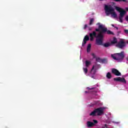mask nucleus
<instances>
[{
	"label": "nucleus",
	"instance_id": "1",
	"mask_svg": "<svg viewBox=\"0 0 128 128\" xmlns=\"http://www.w3.org/2000/svg\"><path fill=\"white\" fill-rule=\"evenodd\" d=\"M99 34H96V31L92 32L90 33L89 36H90V42L94 40V38H96V44L97 46H102V41L104 40V34H102L101 30L98 32Z\"/></svg>",
	"mask_w": 128,
	"mask_h": 128
},
{
	"label": "nucleus",
	"instance_id": "2",
	"mask_svg": "<svg viewBox=\"0 0 128 128\" xmlns=\"http://www.w3.org/2000/svg\"><path fill=\"white\" fill-rule=\"evenodd\" d=\"M111 56L114 60H118V62H122L124 58V52H121L120 53L112 54H111Z\"/></svg>",
	"mask_w": 128,
	"mask_h": 128
},
{
	"label": "nucleus",
	"instance_id": "3",
	"mask_svg": "<svg viewBox=\"0 0 128 128\" xmlns=\"http://www.w3.org/2000/svg\"><path fill=\"white\" fill-rule=\"evenodd\" d=\"M96 32H100L101 30V34H104L106 32L107 34H112L114 36V32L110 31V30H108V28H104L102 25H99L98 28L95 30Z\"/></svg>",
	"mask_w": 128,
	"mask_h": 128
},
{
	"label": "nucleus",
	"instance_id": "4",
	"mask_svg": "<svg viewBox=\"0 0 128 128\" xmlns=\"http://www.w3.org/2000/svg\"><path fill=\"white\" fill-rule=\"evenodd\" d=\"M104 10L106 14L109 12V14H111L114 18H116L118 16V15L116 14V12H114V8L110 5H105Z\"/></svg>",
	"mask_w": 128,
	"mask_h": 128
},
{
	"label": "nucleus",
	"instance_id": "5",
	"mask_svg": "<svg viewBox=\"0 0 128 128\" xmlns=\"http://www.w3.org/2000/svg\"><path fill=\"white\" fill-rule=\"evenodd\" d=\"M115 8L116 10H117V12H120V16H119V20L120 22H122V18H124V14H126V10L118 6H116Z\"/></svg>",
	"mask_w": 128,
	"mask_h": 128
},
{
	"label": "nucleus",
	"instance_id": "6",
	"mask_svg": "<svg viewBox=\"0 0 128 128\" xmlns=\"http://www.w3.org/2000/svg\"><path fill=\"white\" fill-rule=\"evenodd\" d=\"M104 108H99L95 109L93 112L90 114V116H96V114H98V116H102L104 114Z\"/></svg>",
	"mask_w": 128,
	"mask_h": 128
},
{
	"label": "nucleus",
	"instance_id": "7",
	"mask_svg": "<svg viewBox=\"0 0 128 128\" xmlns=\"http://www.w3.org/2000/svg\"><path fill=\"white\" fill-rule=\"evenodd\" d=\"M116 46L119 48H122L126 46V42H124V40H121L116 44Z\"/></svg>",
	"mask_w": 128,
	"mask_h": 128
},
{
	"label": "nucleus",
	"instance_id": "8",
	"mask_svg": "<svg viewBox=\"0 0 128 128\" xmlns=\"http://www.w3.org/2000/svg\"><path fill=\"white\" fill-rule=\"evenodd\" d=\"M112 72L117 76H122V73H120V71H118V70L114 68L112 69Z\"/></svg>",
	"mask_w": 128,
	"mask_h": 128
},
{
	"label": "nucleus",
	"instance_id": "9",
	"mask_svg": "<svg viewBox=\"0 0 128 128\" xmlns=\"http://www.w3.org/2000/svg\"><path fill=\"white\" fill-rule=\"evenodd\" d=\"M114 80H115V82H124L125 84L126 83V79L124 78H122L120 77H117L114 78Z\"/></svg>",
	"mask_w": 128,
	"mask_h": 128
},
{
	"label": "nucleus",
	"instance_id": "10",
	"mask_svg": "<svg viewBox=\"0 0 128 128\" xmlns=\"http://www.w3.org/2000/svg\"><path fill=\"white\" fill-rule=\"evenodd\" d=\"M88 40H90V36L88 35H86L84 38L82 46H84L86 44V42H88Z\"/></svg>",
	"mask_w": 128,
	"mask_h": 128
},
{
	"label": "nucleus",
	"instance_id": "11",
	"mask_svg": "<svg viewBox=\"0 0 128 128\" xmlns=\"http://www.w3.org/2000/svg\"><path fill=\"white\" fill-rule=\"evenodd\" d=\"M86 124L88 128H92L94 126V124L90 121L87 122Z\"/></svg>",
	"mask_w": 128,
	"mask_h": 128
},
{
	"label": "nucleus",
	"instance_id": "12",
	"mask_svg": "<svg viewBox=\"0 0 128 128\" xmlns=\"http://www.w3.org/2000/svg\"><path fill=\"white\" fill-rule=\"evenodd\" d=\"M118 42V39H116V38L114 37L113 40L111 42V44H114Z\"/></svg>",
	"mask_w": 128,
	"mask_h": 128
},
{
	"label": "nucleus",
	"instance_id": "13",
	"mask_svg": "<svg viewBox=\"0 0 128 128\" xmlns=\"http://www.w3.org/2000/svg\"><path fill=\"white\" fill-rule=\"evenodd\" d=\"M112 44L110 42H106L102 44L104 48H108L109 46H110Z\"/></svg>",
	"mask_w": 128,
	"mask_h": 128
},
{
	"label": "nucleus",
	"instance_id": "14",
	"mask_svg": "<svg viewBox=\"0 0 128 128\" xmlns=\"http://www.w3.org/2000/svg\"><path fill=\"white\" fill-rule=\"evenodd\" d=\"M92 48V44H90L87 46V52H90V48Z\"/></svg>",
	"mask_w": 128,
	"mask_h": 128
},
{
	"label": "nucleus",
	"instance_id": "15",
	"mask_svg": "<svg viewBox=\"0 0 128 128\" xmlns=\"http://www.w3.org/2000/svg\"><path fill=\"white\" fill-rule=\"evenodd\" d=\"M107 78H108V80L112 78V74H110V72H108L106 74V76Z\"/></svg>",
	"mask_w": 128,
	"mask_h": 128
},
{
	"label": "nucleus",
	"instance_id": "16",
	"mask_svg": "<svg viewBox=\"0 0 128 128\" xmlns=\"http://www.w3.org/2000/svg\"><path fill=\"white\" fill-rule=\"evenodd\" d=\"M90 64V62L86 60V66L88 68Z\"/></svg>",
	"mask_w": 128,
	"mask_h": 128
},
{
	"label": "nucleus",
	"instance_id": "17",
	"mask_svg": "<svg viewBox=\"0 0 128 128\" xmlns=\"http://www.w3.org/2000/svg\"><path fill=\"white\" fill-rule=\"evenodd\" d=\"M94 18H92L90 20V22L89 23L90 26H92V22H94Z\"/></svg>",
	"mask_w": 128,
	"mask_h": 128
},
{
	"label": "nucleus",
	"instance_id": "18",
	"mask_svg": "<svg viewBox=\"0 0 128 128\" xmlns=\"http://www.w3.org/2000/svg\"><path fill=\"white\" fill-rule=\"evenodd\" d=\"M96 62H102V59L100 58H96Z\"/></svg>",
	"mask_w": 128,
	"mask_h": 128
},
{
	"label": "nucleus",
	"instance_id": "19",
	"mask_svg": "<svg viewBox=\"0 0 128 128\" xmlns=\"http://www.w3.org/2000/svg\"><path fill=\"white\" fill-rule=\"evenodd\" d=\"M83 70L85 74H88V68H83Z\"/></svg>",
	"mask_w": 128,
	"mask_h": 128
},
{
	"label": "nucleus",
	"instance_id": "20",
	"mask_svg": "<svg viewBox=\"0 0 128 128\" xmlns=\"http://www.w3.org/2000/svg\"><path fill=\"white\" fill-rule=\"evenodd\" d=\"M92 56L93 58H96V54L94 53H92Z\"/></svg>",
	"mask_w": 128,
	"mask_h": 128
},
{
	"label": "nucleus",
	"instance_id": "21",
	"mask_svg": "<svg viewBox=\"0 0 128 128\" xmlns=\"http://www.w3.org/2000/svg\"><path fill=\"white\" fill-rule=\"evenodd\" d=\"M94 88H94V87L92 88H90L88 87L87 88V90H94Z\"/></svg>",
	"mask_w": 128,
	"mask_h": 128
},
{
	"label": "nucleus",
	"instance_id": "22",
	"mask_svg": "<svg viewBox=\"0 0 128 128\" xmlns=\"http://www.w3.org/2000/svg\"><path fill=\"white\" fill-rule=\"evenodd\" d=\"M93 122H94V123L93 124H98V120H93Z\"/></svg>",
	"mask_w": 128,
	"mask_h": 128
},
{
	"label": "nucleus",
	"instance_id": "23",
	"mask_svg": "<svg viewBox=\"0 0 128 128\" xmlns=\"http://www.w3.org/2000/svg\"><path fill=\"white\" fill-rule=\"evenodd\" d=\"M88 28V25L87 24H85L84 28V30H86V28Z\"/></svg>",
	"mask_w": 128,
	"mask_h": 128
},
{
	"label": "nucleus",
	"instance_id": "24",
	"mask_svg": "<svg viewBox=\"0 0 128 128\" xmlns=\"http://www.w3.org/2000/svg\"><path fill=\"white\" fill-rule=\"evenodd\" d=\"M94 66H96V65L95 66H94L92 67V70H91L92 72V70H94Z\"/></svg>",
	"mask_w": 128,
	"mask_h": 128
},
{
	"label": "nucleus",
	"instance_id": "25",
	"mask_svg": "<svg viewBox=\"0 0 128 128\" xmlns=\"http://www.w3.org/2000/svg\"><path fill=\"white\" fill-rule=\"evenodd\" d=\"M125 20L126 22H128V16H126V17L125 18Z\"/></svg>",
	"mask_w": 128,
	"mask_h": 128
},
{
	"label": "nucleus",
	"instance_id": "26",
	"mask_svg": "<svg viewBox=\"0 0 128 128\" xmlns=\"http://www.w3.org/2000/svg\"><path fill=\"white\" fill-rule=\"evenodd\" d=\"M120 2H126V0H120Z\"/></svg>",
	"mask_w": 128,
	"mask_h": 128
},
{
	"label": "nucleus",
	"instance_id": "27",
	"mask_svg": "<svg viewBox=\"0 0 128 128\" xmlns=\"http://www.w3.org/2000/svg\"><path fill=\"white\" fill-rule=\"evenodd\" d=\"M102 62H106V59H103L102 60Z\"/></svg>",
	"mask_w": 128,
	"mask_h": 128
},
{
	"label": "nucleus",
	"instance_id": "28",
	"mask_svg": "<svg viewBox=\"0 0 128 128\" xmlns=\"http://www.w3.org/2000/svg\"><path fill=\"white\" fill-rule=\"evenodd\" d=\"M104 126H105V128H108V124H105Z\"/></svg>",
	"mask_w": 128,
	"mask_h": 128
},
{
	"label": "nucleus",
	"instance_id": "29",
	"mask_svg": "<svg viewBox=\"0 0 128 128\" xmlns=\"http://www.w3.org/2000/svg\"><path fill=\"white\" fill-rule=\"evenodd\" d=\"M115 28H116V30H118V28L116 27V26H114Z\"/></svg>",
	"mask_w": 128,
	"mask_h": 128
},
{
	"label": "nucleus",
	"instance_id": "30",
	"mask_svg": "<svg viewBox=\"0 0 128 128\" xmlns=\"http://www.w3.org/2000/svg\"><path fill=\"white\" fill-rule=\"evenodd\" d=\"M112 26L114 27V24H111Z\"/></svg>",
	"mask_w": 128,
	"mask_h": 128
},
{
	"label": "nucleus",
	"instance_id": "31",
	"mask_svg": "<svg viewBox=\"0 0 128 128\" xmlns=\"http://www.w3.org/2000/svg\"><path fill=\"white\" fill-rule=\"evenodd\" d=\"M126 10L127 11L128 10V7L126 8Z\"/></svg>",
	"mask_w": 128,
	"mask_h": 128
},
{
	"label": "nucleus",
	"instance_id": "32",
	"mask_svg": "<svg viewBox=\"0 0 128 128\" xmlns=\"http://www.w3.org/2000/svg\"><path fill=\"white\" fill-rule=\"evenodd\" d=\"M89 30H92V28H89Z\"/></svg>",
	"mask_w": 128,
	"mask_h": 128
},
{
	"label": "nucleus",
	"instance_id": "33",
	"mask_svg": "<svg viewBox=\"0 0 128 128\" xmlns=\"http://www.w3.org/2000/svg\"><path fill=\"white\" fill-rule=\"evenodd\" d=\"M97 24H100V23Z\"/></svg>",
	"mask_w": 128,
	"mask_h": 128
},
{
	"label": "nucleus",
	"instance_id": "34",
	"mask_svg": "<svg viewBox=\"0 0 128 128\" xmlns=\"http://www.w3.org/2000/svg\"><path fill=\"white\" fill-rule=\"evenodd\" d=\"M99 0L102 1V0Z\"/></svg>",
	"mask_w": 128,
	"mask_h": 128
},
{
	"label": "nucleus",
	"instance_id": "35",
	"mask_svg": "<svg viewBox=\"0 0 128 128\" xmlns=\"http://www.w3.org/2000/svg\"><path fill=\"white\" fill-rule=\"evenodd\" d=\"M85 92L87 93V92Z\"/></svg>",
	"mask_w": 128,
	"mask_h": 128
},
{
	"label": "nucleus",
	"instance_id": "36",
	"mask_svg": "<svg viewBox=\"0 0 128 128\" xmlns=\"http://www.w3.org/2000/svg\"><path fill=\"white\" fill-rule=\"evenodd\" d=\"M127 44H128V41L127 42Z\"/></svg>",
	"mask_w": 128,
	"mask_h": 128
},
{
	"label": "nucleus",
	"instance_id": "37",
	"mask_svg": "<svg viewBox=\"0 0 128 128\" xmlns=\"http://www.w3.org/2000/svg\"><path fill=\"white\" fill-rule=\"evenodd\" d=\"M95 70H98V68H95Z\"/></svg>",
	"mask_w": 128,
	"mask_h": 128
}]
</instances>
